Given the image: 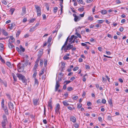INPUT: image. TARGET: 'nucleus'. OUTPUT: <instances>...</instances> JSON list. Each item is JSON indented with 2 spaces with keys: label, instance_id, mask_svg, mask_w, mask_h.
I'll return each mask as SVG.
<instances>
[{
  "label": "nucleus",
  "instance_id": "1",
  "mask_svg": "<svg viewBox=\"0 0 128 128\" xmlns=\"http://www.w3.org/2000/svg\"><path fill=\"white\" fill-rule=\"evenodd\" d=\"M3 120H2L1 124L2 128H6V124L8 123V120L6 116L4 114L2 116Z\"/></svg>",
  "mask_w": 128,
  "mask_h": 128
},
{
  "label": "nucleus",
  "instance_id": "2",
  "mask_svg": "<svg viewBox=\"0 0 128 128\" xmlns=\"http://www.w3.org/2000/svg\"><path fill=\"white\" fill-rule=\"evenodd\" d=\"M16 75L19 80H21L23 83H25V85H26L27 84L26 83L27 80L25 76L21 74L18 73Z\"/></svg>",
  "mask_w": 128,
  "mask_h": 128
},
{
  "label": "nucleus",
  "instance_id": "3",
  "mask_svg": "<svg viewBox=\"0 0 128 128\" xmlns=\"http://www.w3.org/2000/svg\"><path fill=\"white\" fill-rule=\"evenodd\" d=\"M24 64L19 63L17 65L18 70L19 72H21L23 71L24 68Z\"/></svg>",
  "mask_w": 128,
  "mask_h": 128
},
{
  "label": "nucleus",
  "instance_id": "4",
  "mask_svg": "<svg viewBox=\"0 0 128 128\" xmlns=\"http://www.w3.org/2000/svg\"><path fill=\"white\" fill-rule=\"evenodd\" d=\"M8 106L9 108L11 110H13L14 109L13 104L11 102H10L8 103Z\"/></svg>",
  "mask_w": 128,
  "mask_h": 128
},
{
  "label": "nucleus",
  "instance_id": "5",
  "mask_svg": "<svg viewBox=\"0 0 128 128\" xmlns=\"http://www.w3.org/2000/svg\"><path fill=\"white\" fill-rule=\"evenodd\" d=\"M60 109V106L59 104L58 103L56 104L55 108V112L57 114L59 113L60 114V112L59 111V110Z\"/></svg>",
  "mask_w": 128,
  "mask_h": 128
},
{
  "label": "nucleus",
  "instance_id": "6",
  "mask_svg": "<svg viewBox=\"0 0 128 128\" xmlns=\"http://www.w3.org/2000/svg\"><path fill=\"white\" fill-rule=\"evenodd\" d=\"M0 83L2 84H3L5 87H7L6 81L4 80H2L0 78Z\"/></svg>",
  "mask_w": 128,
  "mask_h": 128
},
{
  "label": "nucleus",
  "instance_id": "7",
  "mask_svg": "<svg viewBox=\"0 0 128 128\" xmlns=\"http://www.w3.org/2000/svg\"><path fill=\"white\" fill-rule=\"evenodd\" d=\"M101 26L99 24H96L91 25L90 26V28H98L101 27Z\"/></svg>",
  "mask_w": 128,
  "mask_h": 128
},
{
  "label": "nucleus",
  "instance_id": "8",
  "mask_svg": "<svg viewBox=\"0 0 128 128\" xmlns=\"http://www.w3.org/2000/svg\"><path fill=\"white\" fill-rule=\"evenodd\" d=\"M60 86L59 82H56V84L55 86V91L56 92L58 91V89Z\"/></svg>",
  "mask_w": 128,
  "mask_h": 128
},
{
  "label": "nucleus",
  "instance_id": "9",
  "mask_svg": "<svg viewBox=\"0 0 128 128\" xmlns=\"http://www.w3.org/2000/svg\"><path fill=\"white\" fill-rule=\"evenodd\" d=\"M38 99L34 98L33 100V102L34 103V106H36L38 105L39 100Z\"/></svg>",
  "mask_w": 128,
  "mask_h": 128
},
{
  "label": "nucleus",
  "instance_id": "10",
  "mask_svg": "<svg viewBox=\"0 0 128 128\" xmlns=\"http://www.w3.org/2000/svg\"><path fill=\"white\" fill-rule=\"evenodd\" d=\"M68 38H69V36L66 39V41L65 42L64 45L62 46V47L61 48V50H63V48H64V47L65 46L67 45V44L68 40Z\"/></svg>",
  "mask_w": 128,
  "mask_h": 128
},
{
  "label": "nucleus",
  "instance_id": "11",
  "mask_svg": "<svg viewBox=\"0 0 128 128\" xmlns=\"http://www.w3.org/2000/svg\"><path fill=\"white\" fill-rule=\"evenodd\" d=\"M52 98H51L50 100L48 102V105L49 107H50V106H52Z\"/></svg>",
  "mask_w": 128,
  "mask_h": 128
},
{
  "label": "nucleus",
  "instance_id": "12",
  "mask_svg": "<svg viewBox=\"0 0 128 128\" xmlns=\"http://www.w3.org/2000/svg\"><path fill=\"white\" fill-rule=\"evenodd\" d=\"M1 31L3 34L5 36H8V34L7 32L4 29H2Z\"/></svg>",
  "mask_w": 128,
  "mask_h": 128
},
{
  "label": "nucleus",
  "instance_id": "13",
  "mask_svg": "<svg viewBox=\"0 0 128 128\" xmlns=\"http://www.w3.org/2000/svg\"><path fill=\"white\" fill-rule=\"evenodd\" d=\"M80 19V18L79 16H76L74 17V20L75 22H77L79 21Z\"/></svg>",
  "mask_w": 128,
  "mask_h": 128
},
{
  "label": "nucleus",
  "instance_id": "14",
  "mask_svg": "<svg viewBox=\"0 0 128 128\" xmlns=\"http://www.w3.org/2000/svg\"><path fill=\"white\" fill-rule=\"evenodd\" d=\"M12 42H9L8 44V45L9 48H14V46L12 44Z\"/></svg>",
  "mask_w": 128,
  "mask_h": 128
},
{
  "label": "nucleus",
  "instance_id": "15",
  "mask_svg": "<svg viewBox=\"0 0 128 128\" xmlns=\"http://www.w3.org/2000/svg\"><path fill=\"white\" fill-rule=\"evenodd\" d=\"M10 38L8 40L9 42H10V40L11 39L12 41H11V42H14L15 41V39L12 36H10Z\"/></svg>",
  "mask_w": 128,
  "mask_h": 128
},
{
  "label": "nucleus",
  "instance_id": "16",
  "mask_svg": "<svg viewBox=\"0 0 128 128\" xmlns=\"http://www.w3.org/2000/svg\"><path fill=\"white\" fill-rule=\"evenodd\" d=\"M34 6L37 12H40V10H41L40 7L37 5H35Z\"/></svg>",
  "mask_w": 128,
  "mask_h": 128
},
{
  "label": "nucleus",
  "instance_id": "17",
  "mask_svg": "<svg viewBox=\"0 0 128 128\" xmlns=\"http://www.w3.org/2000/svg\"><path fill=\"white\" fill-rule=\"evenodd\" d=\"M22 14H25L26 13V9L25 6H24L22 8Z\"/></svg>",
  "mask_w": 128,
  "mask_h": 128
},
{
  "label": "nucleus",
  "instance_id": "18",
  "mask_svg": "<svg viewBox=\"0 0 128 128\" xmlns=\"http://www.w3.org/2000/svg\"><path fill=\"white\" fill-rule=\"evenodd\" d=\"M12 75L13 77L14 80V82H16L17 81L16 77V76L13 73H12Z\"/></svg>",
  "mask_w": 128,
  "mask_h": 128
},
{
  "label": "nucleus",
  "instance_id": "19",
  "mask_svg": "<svg viewBox=\"0 0 128 128\" xmlns=\"http://www.w3.org/2000/svg\"><path fill=\"white\" fill-rule=\"evenodd\" d=\"M70 120L74 122H76V119L74 116L71 117L70 118Z\"/></svg>",
  "mask_w": 128,
  "mask_h": 128
},
{
  "label": "nucleus",
  "instance_id": "20",
  "mask_svg": "<svg viewBox=\"0 0 128 128\" xmlns=\"http://www.w3.org/2000/svg\"><path fill=\"white\" fill-rule=\"evenodd\" d=\"M6 65L9 68H12V66L10 62H7L6 63Z\"/></svg>",
  "mask_w": 128,
  "mask_h": 128
},
{
  "label": "nucleus",
  "instance_id": "21",
  "mask_svg": "<svg viewBox=\"0 0 128 128\" xmlns=\"http://www.w3.org/2000/svg\"><path fill=\"white\" fill-rule=\"evenodd\" d=\"M63 50L64 51V52H67L68 50H69L68 46H67L66 47L65 46L63 48Z\"/></svg>",
  "mask_w": 128,
  "mask_h": 128
},
{
  "label": "nucleus",
  "instance_id": "22",
  "mask_svg": "<svg viewBox=\"0 0 128 128\" xmlns=\"http://www.w3.org/2000/svg\"><path fill=\"white\" fill-rule=\"evenodd\" d=\"M1 69L2 74H4L6 73V71L4 68L3 67H2L1 68Z\"/></svg>",
  "mask_w": 128,
  "mask_h": 128
},
{
  "label": "nucleus",
  "instance_id": "23",
  "mask_svg": "<svg viewBox=\"0 0 128 128\" xmlns=\"http://www.w3.org/2000/svg\"><path fill=\"white\" fill-rule=\"evenodd\" d=\"M64 105L66 106H67L69 105V104L68 103V101L67 100H64L62 102Z\"/></svg>",
  "mask_w": 128,
  "mask_h": 128
},
{
  "label": "nucleus",
  "instance_id": "24",
  "mask_svg": "<svg viewBox=\"0 0 128 128\" xmlns=\"http://www.w3.org/2000/svg\"><path fill=\"white\" fill-rule=\"evenodd\" d=\"M4 45L1 43H0V50L1 51H3L4 49Z\"/></svg>",
  "mask_w": 128,
  "mask_h": 128
},
{
  "label": "nucleus",
  "instance_id": "25",
  "mask_svg": "<svg viewBox=\"0 0 128 128\" xmlns=\"http://www.w3.org/2000/svg\"><path fill=\"white\" fill-rule=\"evenodd\" d=\"M67 46L69 50L72 49L74 46L73 45H71L70 44H68Z\"/></svg>",
  "mask_w": 128,
  "mask_h": 128
},
{
  "label": "nucleus",
  "instance_id": "26",
  "mask_svg": "<svg viewBox=\"0 0 128 128\" xmlns=\"http://www.w3.org/2000/svg\"><path fill=\"white\" fill-rule=\"evenodd\" d=\"M108 102L110 106L112 107V99H110L108 101Z\"/></svg>",
  "mask_w": 128,
  "mask_h": 128
},
{
  "label": "nucleus",
  "instance_id": "27",
  "mask_svg": "<svg viewBox=\"0 0 128 128\" xmlns=\"http://www.w3.org/2000/svg\"><path fill=\"white\" fill-rule=\"evenodd\" d=\"M6 95L7 97V98L10 101H11L12 100V98L11 97L10 95L8 94H6Z\"/></svg>",
  "mask_w": 128,
  "mask_h": 128
},
{
  "label": "nucleus",
  "instance_id": "28",
  "mask_svg": "<svg viewBox=\"0 0 128 128\" xmlns=\"http://www.w3.org/2000/svg\"><path fill=\"white\" fill-rule=\"evenodd\" d=\"M36 29V28H35V27L34 26L31 28L30 29L29 31L30 32H32L35 30Z\"/></svg>",
  "mask_w": 128,
  "mask_h": 128
},
{
  "label": "nucleus",
  "instance_id": "29",
  "mask_svg": "<svg viewBox=\"0 0 128 128\" xmlns=\"http://www.w3.org/2000/svg\"><path fill=\"white\" fill-rule=\"evenodd\" d=\"M42 50H39V53L38 55V56H40V57L42 56Z\"/></svg>",
  "mask_w": 128,
  "mask_h": 128
},
{
  "label": "nucleus",
  "instance_id": "30",
  "mask_svg": "<svg viewBox=\"0 0 128 128\" xmlns=\"http://www.w3.org/2000/svg\"><path fill=\"white\" fill-rule=\"evenodd\" d=\"M74 35H72L71 36V37L70 38H68V41L70 42L72 41L73 38H74Z\"/></svg>",
  "mask_w": 128,
  "mask_h": 128
},
{
  "label": "nucleus",
  "instance_id": "31",
  "mask_svg": "<svg viewBox=\"0 0 128 128\" xmlns=\"http://www.w3.org/2000/svg\"><path fill=\"white\" fill-rule=\"evenodd\" d=\"M37 75V72H36V70H35V71L34 72V74L33 75V77L34 78H36V76Z\"/></svg>",
  "mask_w": 128,
  "mask_h": 128
},
{
  "label": "nucleus",
  "instance_id": "32",
  "mask_svg": "<svg viewBox=\"0 0 128 128\" xmlns=\"http://www.w3.org/2000/svg\"><path fill=\"white\" fill-rule=\"evenodd\" d=\"M61 64L62 65L61 67L62 68V70H63V68H64L65 67V64L63 62H62Z\"/></svg>",
  "mask_w": 128,
  "mask_h": 128
},
{
  "label": "nucleus",
  "instance_id": "33",
  "mask_svg": "<svg viewBox=\"0 0 128 128\" xmlns=\"http://www.w3.org/2000/svg\"><path fill=\"white\" fill-rule=\"evenodd\" d=\"M107 12V11L106 10H103L101 11V13L103 14H105Z\"/></svg>",
  "mask_w": 128,
  "mask_h": 128
},
{
  "label": "nucleus",
  "instance_id": "34",
  "mask_svg": "<svg viewBox=\"0 0 128 128\" xmlns=\"http://www.w3.org/2000/svg\"><path fill=\"white\" fill-rule=\"evenodd\" d=\"M4 100L2 99L1 102L2 106V108H4Z\"/></svg>",
  "mask_w": 128,
  "mask_h": 128
},
{
  "label": "nucleus",
  "instance_id": "35",
  "mask_svg": "<svg viewBox=\"0 0 128 128\" xmlns=\"http://www.w3.org/2000/svg\"><path fill=\"white\" fill-rule=\"evenodd\" d=\"M63 59L64 60H66L70 59V58L67 56V55H65L63 57Z\"/></svg>",
  "mask_w": 128,
  "mask_h": 128
},
{
  "label": "nucleus",
  "instance_id": "36",
  "mask_svg": "<svg viewBox=\"0 0 128 128\" xmlns=\"http://www.w3.org/2000/svg\"><path fill=\"white\" fill-rule=\"evenodd\" d=\"M97 22L98 24H101L104 22V20H98L97 21Z\"/></svg>",
  "mask_w": 128,
  "mask_h": 128
},
{
  "label": "nucleus",
  "instance_id": "37",
  "mask_svg": "<svg viewBox=\"0 0 128 128\" xmlns=\"http://www.w3.org/2000/svg\"><path fill=\"white\" fill-rule=\"evenodd\" d=\"M58 8L57 7H56L54 8V14H56V12H57L58 10Z\"/></svg>",
  "mask_w": 128,
  "mask_h": 128
},
{
  "label": "nucleus",
  "instance_id": "38",
  "mask_svg": "<svg viewBox=\"0 0 128 128\" xmlns=\"http://www.w3.org/2000/svg\"><path fill=\"white\" fill-rule=\"evenodd\" d=\"M43 60H40V66H42L43 65Z\"/></svg>",
  "mask_w": 128,
  "mask_h": 128
},
{
  "label": "nucleus",
  "instance_id": "39",
  "mask_svg": "<svg viewBox=\"0 0 128 128\" xmlns=\"http://www.w3.org/2000/svg\"><path fill=\"white\" fill-rule=\"evenodd\" d=\"M77 108H81L82 106V104H77Z\"/></svg>",
  "mask_w": 128,
  "mask_h": 128
},
{
  "label": "nucleus",
  "instance_id": "40",
  "mask_svg": "<svg viewBox=\"0 0 128 128\" xmlns=\"http://www.w3.org/2000/svg\"><path fill=\"white\" fill-rule=\"evenodd\" d=\"M20 33V30H18L16 33V36H18Z\"/></svg>",
  "mask_w": 128,
  "mask_h": 128
},
{
  "label": "nucleus",
  "instance_id": "41",
  "mask_svg": "<svg viewBox=\"0 0 128 128\" xmlns=\"http://www.w3.org/2000/svg\"><path fill=\"white\" fill-rule=\"evenodd\" d=\"M73 90V88L71 87H68L67 88V90L68 91H70L72 90Z\"/></svg>",
  "mask_w": 128,
  "mask_h": 128
},
{
  "label": "nucleus",
  "instance_id": "42",
  "mask_svg": "<svg viewBox=\"0 0 128 128\" xmlns=\"http://www.w3.org/2000/svg\"><path fill=\"white\" fill-rule=\"evenodd\" d=\"M20 48L21 51L22 52H24L25 51V49L24 48H23L21 45L20 46Z\"/></svg>",
  "mask_w": 128,
  "mask_h": 128
},
{
  "label": "nucleus",
  "instance_id": "43",
  "mask_svg": "<svg viewBox=\"0 0 128 128\" xmlns=\"http://www.w3.org/2000/svg\"><path fill=\"white\" fill-rule=\"evenodd\" d=\"M28 59H26L25 61V63L24 64V65L26 66L28 64Z\"/></svg>",
  "mask_w": 128,
  "mask_h": 128
},
{
  "label": "nucleus",
  "instance_id": "44",
  "mask_svg": "<svg viewBox=\"0 0 128 128\" xmlns=\"http://www.w3.org/2000/svg\"><path fill=\"white\" fill-rule=\"evenodd\" d=\"M75 34H76L79 38H81V36L78 33V32H76L75 33Z\"/></svg>",
  "mask_w": 128,
  "mask_h": 128
},
{
  "label": "nucleus",
  "instance_id": "45",
  "mask_svg": "<svg viewBox=\"0 0 128 128\" xmlns=\"http://www.w3.org/2000/svg\"><path fill=\"white\" fill-rule=\"evenodd\" d=\"M16 49L17 50L19 54H20V52L21 53V51L20 49V48L18 47H16Z\"/></svg>",
  "mask_w": 128,
  "mask_h": 128
},
{
  "label": "nucleus",
  "instance_id": "46",
  "mask_svg": "<svg viewBox=\"0 0 128 128\" xmlns=\"http://www.w3.org/2000/svg\"><path fill=\"white\" fill-rule=\"evenodd\" d=\"M47 60H44V66L45 67H46V65H47Z\"/></svg>",
  "mask_w": 128,
  "mask_h": 128
},
{
  "label": "nucleus",
  "instance_id": "47",
  "mask_svg": "<svg viewBox=\"0 0 128 128\" xmlns=\"http://www.w3.org/2000/svg\"><path fill=\"white\" fill-rule=\"evenodd\" d=\"M9 28L12 29L13 28V24H9Z\"/></svg>",
  "mask_w": 128,
  "mask_h": 128
},
{
  "label": "nucleus",
  "instance_id": "48",
  "mask_svg": "<svg viewBox=\"0 0 128 128\" xmlns=\"http://www.w3.org/2000/svg\"><path fill=\"white\" fill-rule=\"evenodd\" d=\"M93 18L91 16H89L88 17V20H93Z\"/></svg>",
  "mask_w": 128,
  "mask_h": 128
},
{
  "label": "nucleus",
  "instance_id": "49",
  "mask_svg": "<svg viewBox=\"0 0 128 128\" xmlns=\"http://www.w3.org/2000/svg\"><path fill=\"white\" fill-rule=\"evenodd\" d=\"M35 84H36L38 85V80L36 78L35 79Z\"/></svg>",
  "mask_w": 128,
  "mask_h": 128
},
{
  "label": "nucleus",
  "instance_id": "50",
  "mask_svg": "<svg viewBox=\"0 0 128 128\" xmlns=\"http://www.w3.org/2000/svg\"><path fill=\"white\" fill-rule=\"evenodd\" d=\"M37 12V15L38 16H40L41 14V10H40V12Z\"/></svg>",
  "mask_w": 128,
  "mask_h": 128
},
{
  "label": "nucleus",
  "instance_id": "51",
  "mask_svg": "<svg viewBox=\"0 0 128 128\" xmlns=\"http://www.w3.org/2000/svg\"><path fill=\"white\" fill-rule=\"evenodd\" d=\"M79 3L82 4L83 3L82 0H76Z\"/></svg>",
  "mask_w": 128,
  "mask_h": 128
},
{
  "label": "nucleus",
  "instance_id": "52",
  "mask_svg": "<svg viewBox=\"0 0 128 128\" xmlns=\"http://www.w3.org/2000/svg\"><path fill=\"white\" fill-rule=\"evenodd\" d=\"M74 126L75 128H78L79 126L78 124L77 123H76Z\"/></svg>",
  "mask_w": 128,
  "mask_h": 128
},
{
  "label": "nucleus",
  "instance_id": "53",
  "mask_svg": "<svg viewBox=\"0 0 128 128\" xmlns=\"http://www.w3.org/2000/svg\"><path fill=\"white\" fill-rule=\"evenodd\" d=\"M78 66H76L74 67L73 69V70L74 71H75L78 70Z\"/></svg>",
  "mask_w": 128,
  "mask_h": 128
},
{
  "label": "nucleus",
  "instance_id": "54",
  "mask_svg": "<svg viewBox=\"0 0 128 128\" xmlns=\"http://www.w3.org/2000/svg\"><path fill=\"white\" fill-rule=\"evenodd\" d=\"M71 82V81L70 80H66L64 82V83L66 82V85L68 84H69Z\"/></svg>",
  "mask_w": 128,
  "mask_h": 128
},
{
  "label": "nucleus",
  "instance_id": "55",
  "mask_svg": "<svg viewBox=\"0 0 128 128\" xmlns=\"http://www.w3.org/2000/svg\"><path fill=\"white\" fill-rule=\"evenodd\" d=\"M4 111L5 112L6 115H8L9 114V113L8 111V109L6 110H4Z\"/></svg>",
  "mask_w": 128,
  "mask_h": 128
},
{
  "label": "nucleus",
  "instance_id": "56",
  "mask_svg": "<svg viewBox=\"0 0 128 128\" xmlns=\"http://www.w3.org/2000/svg\"><path fill=\"white\" fill-rule=\"evenodd\" d=\"M38 66V65H37V64H35L34 66V67L33 68V70H36Z\"/></svg>",
  "mask_w": 128,
  "mask_h": 128
},
{
  "label": "nucleus",
  "instance_id": "57",
  "mask_svg": "<svg viewBox=\"0 0 128 128\" xmlns=\"http://www.w3.org/2000/svg\"><path fill=\"white\" fill-rule=\"evenodd\" d=\"M72 98L75 100H76L78 98V96H73Z\"/></svg>",
  "mask_w": 128,
  "mask_h": 128
},
{
  "label": "nucleus",
  "instance_id": "58",
  "mask_svg": "<svg viewBox=\"0 0 128 128\" xmlns=\"http://www.w3.org/2000/svg\"><path fill=\"white\" fill-rule=\"evenodd\" d=\"M78 10L80 12L83 11L84 10V8H80L78 9Z\"/></svg>",
  "mask_w": 128,
  "mask_h": 128
},
{
  "label": "nucleus",
  "instance_id": "59",
  "mask_svg": "<svg viewBox=\"0 0 128 128\" xmlns=\"http://www.w3.org/2000/svg\"><path fill=\"white\" fill-rule=\"evenodd\" d=\"M35 20V19L34 18H32L29 21V22L30 23H32Z\"/></svg>",
  "mask_w": 128,
  "mask_h": 128
},
{
  "label": "nucleus",
  "instance_id": "60",
  "mask_svg": "<svg viewBox=\"0 0 128 128\" xmlns=\"http://www.w3.org/2000/svg\"><path fill=\"white\" fill-rule=\"evenodd\" d=\"M86 68V69H89L90 68V67L88 65H85Z\"/></svg>",
  "mask_w": 128,
  "mask_h": 128
},
{
  "label": "nucleus",
  "instance_id": "61",
  "mask_svg": "<svg viewBox=\"0 0 128 128\" xmlns=\"http://www.w3.org/2000/svg\"><path fill=\"white\" fill-rule=\"evenodd\" d=\"M29 36V35L28 34H25L24 36V38H26L28 37Z\"/></svg>",
  "mask_w": 128,
  "mask_h": 128
},
{
  "label": "nucleus",
  "instance_id": "62",
  "mask_svg": "<svg viewBox=\"0 0 128 128\" xmlns=\"http://www.w3.org/2000/svg\"><path fill=\"white\" fill-rule=\"evenodd\" d=\"M1 62L3 63H5V62L4 60L2 58H1L0 59Z\"/></svg>",
  "mask_w": 128,
  "mask_h": 128
},
{
  "label": "nucleus",
  "instance_id": "63",
  "mask_svg": "<svg viewBox=\"0 0 128 128\" xmlns=\"http://www.w3.org/2000/svg\"><path fill=\"white\" fill-rule=\"evenodd\" d=\"M102 102V103L105 104L106 103V101L105 99H103Z\"/></svg>",
  "mask_w": 128,
  "mask_h": 128
},
{
  "label": "nucleus",
  "instance_id": "64",
  "mask_svg": "<svg viewBox=\"0 0 128 128\" xmlns=\"http://www.w3.org/2000/svg\"><path fill=\"white\" fill-rule=\"evenodd\" d=\"M43 18L44 20H45L46 18V16L45 14H43L42 15Z\"/></svg>",
  "mask_w": 128,
  "mask_h": 128
}]
</instances>
